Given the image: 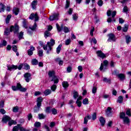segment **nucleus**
<instances>
[{"label":"nucleus","mask_w":131,"mask_h":131,"mask_svg":"<svg viewBox=\"0 0 131 131\" xmlns=\"http://www.w3.org/2000/svg\"><path fill=\"white\" fill-rule=\"evenodd\" d=\"M107 15L108 17H110L112 15V18L113 19H114V18L115 17V16H116V11H114L112 12L111 10H108L107 11Z\"/></svg>","instance_id":"nucleus-12"},{"label":"nucleus","mask_w":131,"mask_h":131,"mask_svg":"<svg viewBox=\"0 0 131 131\" xmlns=\"http://www.w3.org/2000/svg\"><path fill=\"white\" fill-rule=\"evenodd\" d=\"M82 103L83 105H88V104H89V99L85 98L83 100Z\"/></svg>","instance_id":"nucleus-42"},{"label":"nucleus","mask_w":131,"mask_h":131,"mask_svg":"<svg viewBox=\"0 0 131 131\" xmlns=\"http://www.w3.org/2000/svg\"><path fill=\"white\" fill-rule=\"evenodd\" d=\"M62 86L64 89H67L69 86V84H68V82L67 81H63L62 83Z\"/></svg>","instance_id":"nucleus-23"},{"label":"nucleus","mask_w":131,"mask_h":131,"mask_svg":"<svg viewBox=\"0 0 131 131\" xmlns=\"http://www.w3.org/2000/svg\"><path fill=\"white\" fill-rule=\"evenodd\" d=\"M23 24L24 28L27 29L28 28V26H27V20H26V19H24Z\"/></svg>","instance_id":"nucleus-38"},{"label":"nucleus","mask_w":131,"mask_h":131,"mask_svg":"<svg viewBox=\"0 0 131 131\" xmlns=\"http://www.w3.org/2000/svg\"><path fill=\"white\" fill-rule=\"evenodd\" d=\"M126 115H127L128 116H131V111H130V109L128 108L127 110V111L126 112Z\"/></svg>","instance_id":"nucleus-50"},{"label":"nucleus","mask_w":131,"mask_h":131,"mask_svg":"<svg viewBox=\"0 0 131 131\" xmlns=\"http://www.w3.org/2000/svg\"><path fill=\"white\" fill-rule=\"evenodd\" d=\"M37 5V1H33L32 3V8L34 10Z\"/></svg>","instance_id":"nucleus-21"},{"label":"nucleus","mask_w":131,"mask_h":131,"mask_svg":"<svg viewBox=\"0 0 131 131\" xmlns=\"http://www.w3.org/2000/svg\"><path fill=\"white\" fill-rule=\"evenodd\" d=\"M72 16L74 21H77V19H78V15L76 13H74Z\"/></svg>","instance_id":"nucleus-37"},{"label":"nucleus","mask_w":131,"mask_h":131,"mask_svg":"<svg viewBox=\"0 0 131 131\" xmlns=\"http://www.w3.org/2000/svg\"><path fill=\"white\" fill-rule=\"evenodd\" d=\"M13 31H14L15 34H18V33H19V26H18L17 24H15L14 26H11L10 30L9 29V28H6L4 31V35H6L7 36H8V35L10 34V32H12Z\"/></svg>","instance_id":"nucleus-2"},{"label":"nucleus","mask_w":131,"mask_h":131,"mask_svg":"<svg viewBox=\"0 0 131 131\" xmlns=\"http://www.w3.org/2000/svg\"><path fill=\"white\" fill-rule=\"evenodd\" d=\"M19 130L20 131H29L26 129H25L24 127H19Z\"/></svg>","instance_id":"nucleus-64"},{"label":"nucleus","mask_w":131,"mask_h":131,"mask_svg":"<svg viewBox=\"0 0 131 131\" xmlns=\"http://www.w3.org/2000/svg\"><path fill=\"white\" fill-rule=\"evenodd\" d=\"M33 31L32 30V29H31L30 28V29H29L28 30V34H29L30 35H31V34H32V32H33Z\"/></svg>","instance_id":"nucleus-63"},{"label":"nucleus","mask_w":131,"mask_h":131,"mask_svg":"<svg viewBox=\"0 0 131 131\" xmlns=\"http://www.w3.org/2000/svg\"><path fill=\"white\" fill-rule=\"evenodd\" d=\"M28 55L29 56H32V55H33V51H32L31 49H29L28 51Z\"/></svg>","instance_id":"nucleus-54"},{"label":"nucleus","mask_w":131,"mask_h":131,"mask_svg":"<svg viewBox=\"0 0 131 131\" xmlns=\"http://www.w3.org/2000/svg\"><path fill=\"white\" fill-rule=\"evenodd\" d=\"M23 67L26 70H29L30 69V66L27 63H23Z\"/></svg>","instance_id":"nucleus-29"},{"label":"nucleus","mask_w":131,"mask_h":131,"mask_svg":"<svg viewBox=\"0 0 131 131\" xmlns=\"http://www.w3.org/2000/svg\"><path fill=\"white\" fill-rule=\"evenodd\" d=\"M49 20L50 21H54L59 20V14L54 13L53 15H51L49 17Z\"/></svg>","instance_id":"nucleus-9"},{"label":"nucleus","mask_w":131,"mask_h":131,"mask_svg":"<svg viewBox=\"0 0 131 131\" xmlns=\"http://www.w3.org/2000/svg\"><path fill=\"white\" fill-rule=\"evenodd\" d=\"M22 67H23V63L19 64L18 67L14 65H12L10 67H8V70H12V69H18V70H21L22 69Z\"/></svg>","instance_id":"nucleus-7"},{"label":"nucleus","mask_w":131,"mask_h":131,"mask_svg":"<svg viewBox=\"0 0 131 131\" xmlns=\"http://www.w3.org/2000/svg\"><path fill=\"white\" fill-rule=\"evenodd\" d=\"M106 113L107 116H110L112 114V108L110 107H108L106 111Z\"/></svg>","instance_id":"nucleus-17"},{"label":"nucleus","mask_w":131,"mask_h":131,"mask_svg":"<svg viewBox=\"0 0 131 131\" xmlns=\"http://www.w3.org/2000/svg\"><path fill=\"white\" fill-rule=\"evenodd\" d=\"M29 19H30V20H33L35 19V21L36 22L37 21H38V15L37 13L34 14L32 13L29 17Z\"/></svg>","instance_id":"nucleus-8"},{"label":"nucleus","mask_w":131,"mask_h":131,"mask_svg":"<svg viewBox=\"0 0 131 131\" xmlns=\"http://www.w3.org/2000/svg\"><path fill=\"white\" fill-rule=\"evenodd\" d=\"M123 12H124V13H127V12H128V8H127V6L124 7Z\"/></svg>","instance_id":"nucleus-56"},{"label":"nucleus","mask_w":131,"mask_h":131,"mask_svg":"<svg viewBox=\"0 0 131 131\" xmlns=\"http://www.w3.org/2000/svg\"><path fill=\"white\" fill-rule=\"evenodd\" d=\"M96 54L98 56V57H99V58H101V59H105L106 57V55L104 54L103 52L101 50H98L96 52Z\"/></svg>","instance_id":"nucleus-11"},{"label":"nucleus","mask_w":131,"mask_h":131,"mask_svg":"<svg viewBox=\"0 0 131 131\" xmlns=\"http://www.w3.org/2000/svg\"><path fill=\"white\" fill-rule=\"evenodd\" d=\"M117 103H119V104H121V103H122V102H123V97L120 96L118 98L117 101Z\"/></svg>","instance_id":"nucleus-25"},{"label":"nucleus","mask_w":131,"mask_h":131,"mask_svg":"<svg viewBox=\"0 0 131 131\" xmlns=\"http://www.w3.org/2000/svg\"><path fill=\"white\" fill-rule=\"evenodd\" d=\"M61 48H62V45L60 44L56 48L57 54H60V52H61Z\"/></svg>","instance_id":"nucleus-32"},{"label":"nucleus","mask_w":131,"mask_h":131,"mask_svg":"<svg viewBox=\"0 0 131 131\" xmlns=\"http://www.w3.org/2000/svg\"><path fill=\"white\" fill-rule=\"evenodd\" d=\"M40 122H36L34 123V126H35L36 127H39V126H40Z\"/></svg>","instance_id":"nucleus-51"},{"label":"nucleus","mask_w":131,"mask_h":131,"mask_svg":"<svg viewBox=\"0 0 131 131\" xmlns=\"http://www.w3.org/2000/svg\"><path fill=\"white\" fill-rule=\"evenodd\" d=\"M97 87L94 86L92 89V93L96 94V93H97Z\"/></svg>","instance_id":"nucleus-57"},{"label":"nucleus","mask_w":131,"mask_h":131,"mask_svg":"<svg viewBox=\"0 0 131 131\" xmlns=\"http://www.w3.org/2000/svg\"><path fill=\"white\" fill-rule=\"evenodd\" d=\"M1 12H5V9H6V6L2 3H0Z\"/></svg>","instance_id":"nucleus-27"},{"label":"nucleus","mask_w":131,"mask_h":131,"mask_svg":"<svg viewBox=\"0 0 131 131\" xmlns=\"http://www.w3.org/2000/svg\"><path fill=\"white\" fill-rule=\"evenodd\" d=\"M118 78H120V80H123L125 79V76L123 74H119L117 75Z\"/></svg>","instance_id":"nucleus-19"},{"label":"nucleus","mask_w":131,"mask_h":131,"mask_svg":"<svg viewBox=\"0 0 131 131\" xmlns=\"http://www.w3.org/2000/svg\"><path fill=\"white\" fill-rule=\"evenodd\" d=\"M73 98L76 99V98H78V93L75 91H74L73 93Z\"/></svg>","instance_id":"nucleus-44"},{"label":"nucleus","mask_w":131,"mask_h":131,"mask_svg":"<svg viewBox=\"0 0 131 131\" xmlns=\"http://www.w3.org/2000/svg\"><path fill=\"white\" fill-rule=\"evenodd\" d=\"M4 106H5V101H0V108H4Z\"/></svg>","instance_id":"nucleus-59"},{"label":"nucleus","mask_w":131,"mask_h":131,"mask_svg":"<svg viewBox=\"0 0 131 131\" xmlns=\"http://www.w3.org/2000/svg\"><path fill=\"white\" fill-rule=\"evenodd\" d=\"M46 113H50L51 112V107H47L46 109Z\"/></svg>","instance_id":"nucleus-60"},{"label":"nucleus","mask_w":131,"mask_h":131,"mask_svg":"<svg viewBox=\"0 0 131 131\" xmlns=\"http://www.w3.org/2000/svg\"><path fill=\"white\" fill-rule=\"evenodd\" d=\"M114 21V22H116V19H115V18H113L112 19V18L111 17H108L107 18V22L108 23H111V22H113Z\"/></svg>","instance_id":"nucleus-36"},{"label":"nucleus","mask_w":131,"mask_h":131,"mask_svg":"<svg viewBox=\"0 0 131 131\" xmlns=\"http://www.w3.org/2000/svg\"><path fill=\"white\" fill-rule=\"evenodd\" d=\"M55 40L53 39H51L50 41L47 42V44L44 45L43 50L44 51H46V53L49 55L50 52H52V50H53V47L55 46Z\"/></svg>","instance_id":"nucleus-1"},{"label":"nucleus","mask_w":131,"mask_h":131,"mask_svg":"<svg viewBox=\"0 0 131 131\" xmlns=\"http://www.w3.org/2000/svg\"><path fill=\"white\" fill-rule=\"evenodd\" d=\"M12 111L15 113H17V112H18L19 111V107H18V106L13 107L12 109Z\"/></svg>","instance_id":"nucleus-34"},{"label":"nucleus","mask_w":131,"mask_h":131,"mask_svg":"<svg viewBox=\"0 0 131 131\" xmlns=\"http://www.w3.org/2000/svg\"><path fill=\"white\" fill-rule=\"evenodd\" d=\"M2 121L4 122V123H7V121H9L8 124L10 126H11L12 124H17V122L13 120H11V118H10V117L8 116H4L2 119Z\"/></svg>","instance_id":"nucleus-3"},{"label":"nucleus","mask_w":131,"mask_h":131,"mask_svg":"<svg viewBox=\"0 0 131 131\" xmlns=\"http://www.w3.org/2000/svg\"><path fill=\"white\" fill-rule=\"evenodd\" d=\"M19 8H13V13L16 16H17V15L19 14Z\"/></svg>","instance_id":"nucleus-28"},{"label":"nucleus","mask_w":131,"mask_h":131,"mask_svg":"<svg viewBox=\"0 0 131 131\" xmlns=\"http://www.w3.org/2000/svg\"><path fill=\"white\" fill-rule=\"evenodd\" d=\"M51 91L53 92H55L56 90L57 89V85L56 84H53L51 87Z\"/></svg>","instance_id":"nucleus-43"},{"label":"nucleus","mask_w":131,"mask_h":131,"mask_svg":"<svg viewBox=\"0 0 131 131\" xmlns=\"http://www.w3.org/2000/svg\"><path fill=\"white\" fill-rule=\"evenodd\" d=\"M103 81L104 82H107L108 83H110L111 82V80L107 79V78H104Z\"/></svg>","instance_id":"nucleus-47"},{"label":"nucleus","mask_w":131,"mask_h":131,"mask_svg":"<svg viewBox=\"0 0 131 131\" xmlns=\"http://www.w3.org/2000/svg\"><path fill=\"white\" fill-rule=\"evenodd\" d=\"M99 121L102 126H104L105 125V123H106V120H105V118H104V117H100L99 119Z\"/></svg>","instance_id":"nucleus-15"},{"label":"nucleus","mask_w":131,"mask_h":131,"mask_svg":"<svg viewBox=\"0 0 131 131\" xmlns=\"http://www.w3.org/2000/svg\"><path fill=\"white\" fill-rule=\"evenodd\" d=\"M91 42H93L94 45L97 44V40L96 39V38H93L91 40Z\"/></svg>","instance_id":"nucleus-61"},{"label":"nucleus","mask_w":131,"mask_h":131,"mask_svg":"<svg viewBox=\"0 0 131 131\" xmlns=\"http://www.w3.org/2000/svg\"><path fill=\"white\" fill-rule=\"evenodd\" d=\"M125 113L122 112L121 113H120V118H121V119H124V118H125Z\"/></svg>","instance_id":"nucleus-40"},{"label":"nucleus","mask_w":131,"mask_h":131,"mask_svg":"<svg viewBox=\"0 0 131 131\" xmlns=\"http://www.w3.org/2000/svg\"><path fill=\"white\" fill-rule=\"evenodd\" d=\"M128 30V25L127 24H125L124 27H123L122 31L123 32H126Z\"/></svg>","instance_id":"nucleus-30"},{"label":"nucleus","mask_w":131,"mask_h":131,"mask_svg":"<svg viewBox=\"0 0 131 131\" xmlns=\"http://www.w3.org/2000/svg\"><path fill=\"white\" fill-rule=\"evenodd\" d=\"M12 91L14 92H16L17 91H20V92H25L27 91V89L25 88H23L21 84L18 83L16 86H12Z\"/></svg>","instance_id":"nucleus-4"},{"label":"nucleus","mask_w":131,"mask_h":131,"mask_svg":"<svg viewBox=\"0 0 131 131\" xmlns=\"http://www.w3.org/2000/svg\"><path fill=\"white\" fill-rule=\"evenodd\" d=\"M44 34L45 37H46V38H47V37L51 36V33L49 32V31H46Z\"/></svg>","instance_id":"nucleus-35"},{"label":"nucleus","mask_w":131,"mask_h":131,"mask_svg":"<svg viewBox=\"0 0 131 131\" xmlns=\"http://www.w3.org/2000/svg\"><path fill=\"white\" fill-rule=\"evenodd\" d=\"M20 124H17V126H15L12 129L13 131H18L20 129Z\"/></svg>","instance_id":"nucleus-31"},{"label":"nucleus","mask_w":131,"mask_h":131,"mask_svg":"<svg viewBox=\"0 0 131 131\" xmlns=\"http://www.w3.org/2000/svg\"><path fill=\"white\" fill-rule=\"evenodd\" d=\"M38 64V61L36 59H34L32 60V65H37Z\"/></svg>","instance_id":"nucleus-39"},{"label":"nucleus","mask_w":131,"mask_h":131,"mask_svg":"<svg viewBox=\"0 0 131 131\" xmlns=\"http://www.w3.org/2000/svg\"><path fill=\"white\" fill-rule=\"evenodd\" d=\"M37 52L39 57H42L43 56V50H40V47H37Z\"/></svg>","instance_id":"nucleus-16"},{"label":"nucleus","mask_w":131,"mask_h":131,"mask_svg":"<svg viewBox=\"0 0 131 131\" xmlns=\"http://www.w3.org/2000/svg\"><path fill=\"white\" fill-rule=\"evenodd\" d=\"M52 93V90L50 89H47L44 91V95L45 96H49V95L51 94Z\"/></svg>","instance_id":"nucleus-22"},{"label":"nucleus","mask_w":131,"mask_h":131,"mask_svg":"<svg viewBox=\"0 0 131 131\" xmlns=\"http://www.w3.org/2000/svg\"><path fill=\"white\" fill-rule=\"evenodd\" d=\"M71 42V39H67L65 41V45H66V46H69V45H70Z\"/></svg>","instance_id":"nucleus-45"},{"label":"nucleus","mask_w":131,"mask_h":131,"mask_svg":"<svg viewBox=\"0 0 131 131\" xmlns=\"http://www.w3.org/2000/svg\"><path fill=\"white\" fill-rule=\"evenodd\" d=\"M92 119L93 120H96L97 119V113H94L92 115Z\"/></svg>","instance_id":"nucleus-53"},{"label":"nucleus","mask_w":131,"mask_h":131,"mask_svg":"<svg viewBox=\"0 0 131 131\" xmlns=\"http://www.w3.org/2000/svg\"><path fill=\"white\" fill-rule=\"evenodd\" d=\"M108 63L109 62H108V60H105L103 61V63H101L100 67L99 68L100 71H103V69H104V71H105V69H106V68L108 66Z\"/></svg>","instance_id":"nucleus-6"},{"label":"nucleus","mask_w":131,"mask_h":131,"mask_svg":"<svg viewBox=\"0 0 131 131\" xmlns=\"http://www.w3.org/2000/svg\"><path fill=\"white\" fill-rule=\"evenodd\" d=\"M125 37L126 39V42L127 45H128V43H129V42H130V41H131L130 36H129V35H127L125 36Z\"/></svg>","instance_id":"nucleus-18"},{"label":"nucleus","mask_w":131,"mask_h":131,"mask_svg":"<svg viewBox=\"0 0 131 131\" xmlns=\"http://www.w3.org/2000/svg\"><path fill=\"white\" fill-rule=\"evenodd\" d=\"M51 112H52V114H53L54 115H56V114H57V113H58L57 110H56V108H52L51 110Z\"/></svg>","instance_id":"nucleus-46"},{"label":"nucleus","mask_w":131,"mask_h":131,"mask_svg":"<svg viewBox=\"0 0 131 131\" xmlns=\"http://www.w3.org/2000/svg\"><path fill=\"white\" fill-rule=\"evenodd\" d=\"M0 113L3 115L6 114V111L4 108H1L0 109Z\"/></svg>","instance_id":"nucleus-62"},{"label":"nucleus","mask_w":131,"mask_h":131,"mask_svg":"<svg viewBox=\"0 0 131 131\" xmlns=\"http://www.w3.org/2000/svg\"><path fill=\"white\" fill-rule=\"evenodd\" d=\"M42 102V97H40L37 98V107L34 109V112L36 113L39 110L41 106V102Z\"/></svg>","instance_id":"nucleus-5"},{"label":"nucleus","mask_w":131,"mask_h":131,"mask_svg":"<svg viewBox=\"0 0 131 131\" xmlns=\"http://www.w3.org/2000/svg\"><path fill=\"white\" fill-rule=\"evenodd\" d=\"M49 79H50V81H53L54 84L59 83V78L56 76H54L53 77L50 78Z\"/></svg>","instance_id":"nucleus-13"},{"label":"nucleus","mask_w":131,"mask_h":131,"mask_svg":"<svg viewBox=\"0 0 131 131\" xmlns=\"http://www.w3.org/2000/svg\"><path fill=\"white\" fill-rule=\"evenodd\" d=\"M63 31L65 33H68L69 32V29L67 27H64Z\"/></svg>","instance_id":"nucleus-49"},{"label":"nucleus","mask_w":131,"mask_h":131,"mask_svg":"<svg viewBox=\"0 0 131 131\" xmlns=\"http://www.w3.org/2000/svg\"><path fill=\"white\" fill-rule=\"evenodd\" d=\"M23 35H24V33L23 32H20L18 36V38L19 39H21V38H23Z\"/></svg>","instance_id":"nucleus-55"},{"label":"nucleus","mask_w":131,"mask_h":131,"mask_svg":"<svg viewBox=\"0 0 131 131\" xmlns=\"http://www.w3.org/2000/svg\"><path fill=\"white\" fill-rule=\"evenodd\" d=\"M123 121L124 124H128L129 123V119L128 117H126L124 119H123Z\"/></svg>","instance_id":"nucleus-20"},{"label":"nucleus","mask_w":131,"mask_h":131,"mask_svg":"<svg viewBox=\"0 0 131 131\" xmlns=\"http://www.w3.org/2000/svg\"><path fill=\"white\" fill-rule=\"evenodd\" d=\"M39 119H45L46 118V115L43 114H38Z\"/></svg>","instance_id":"nucleus-41"},{"label":"nucleus","mask_w":131,"mask_h":131,"mask_svg":"<svg viewBox=\"0 0 131 131\" xmlns=\"http://www.w3.org/2000/svg\"><path fill=\"white\" fill-rule=\"evenodd\" d=\"M11 18H12V15L9 14L7 16V17L6 19L7 24L9 23L10 20L11 19Z\"/></svg>","instance_id":"nucleus-33"},{"label":"nucleus","mask_w":131,"mask_h":131,"mask_svg":"<svg viewBox=\"0 0 131 131\" xmlns=\"http://www.w3.org/2000/svg\"><path fill=\"white\" fill-rule=\"evenodd\" d=\"M97 4L99 7H102L103 6V1L102 0L98 1Z\"/></svg>","instance_id":"nucleus-52"},{"label":"nucleus","mask_w":131,"mask_h":131,"mask_svg":"<svg viewBox=\"0 0 131 131\" xmlns=\"http://www.w3.org/2000/svg\"><path fill=\"white\" fill-rule=\"evenodd\" d=\"M66 3L65 9H68L69 8V6H70V2L67 0Z\"/></svg>","instance_id":"nucleus-48"},{"label":"nucleus","mask_w":131,"mask_h":131,"mask_svg":"<svg viewBox=\"0 0 131 131\" xmlns=\"http://www.w3.org/2000/svg\"><path fill=\"white\" fill-rule=\"evenodd\" d=\"M56 28H57L58 31H59V32L61 31L62 29H63V25H61V27H60V26H59L58 24H56Z\"/></svg>","instance_id":"nucleus-24"},{"label":"nucleus","mask_w":131,"mask_h":131,"mask_svg":"<svg viewBox=\"0 0 131 131\" xmlns=\"http://www.w3.org/2000/svg\"><path fill=\"white\" fill-rule=\"evenodd\" d=\"M24 76L25 77V79L26 81V82H29L30 80H31V74L29 73H26Z\"/></svg>","instance_id":"nucleus-10"},{"label":"nucleus","mask_w":131,"mask_h":131,"mask_svg":"<svg viewBox=\"0 0 131 131\" xmlns=\"http://www.w3.org/2000/svg\"><path fill=\"white\" fill-rule=\"evenodd\" d=\"M76 104H77L78 107H81V101L77 100L76 101Z\"/></svg>","instance_id":"nucleus-58"},{"label":"nucleus","mask_w":131,"mask_h":131,"mask_svg":"<svg viewBox=\"0 0 131 131\" xmlns=\"http://www.w3.org/2000/svg\"><path fill=\"white\" fill-rule=\"evenodd\" d=\"M107 41H115V36L113 34H108V39H107Z\"/></svg>","instance_id":"nucleus-14"},{"label":"nucleus","mask_w":131,"mask_h":131,"mask_svg":"<svg viewBox=\"0 0 131 131\" xmlns=\"http://www.w3.org/2000/svg\"><path fill=\"white\" fill-rule=\"evenodd\" d=\"M48 75L49 76V79L52 78L53 76H55V72L54 71H49L48 73Z\"/></svg>","instance_id":"nucleus-26"}]
</instances>
